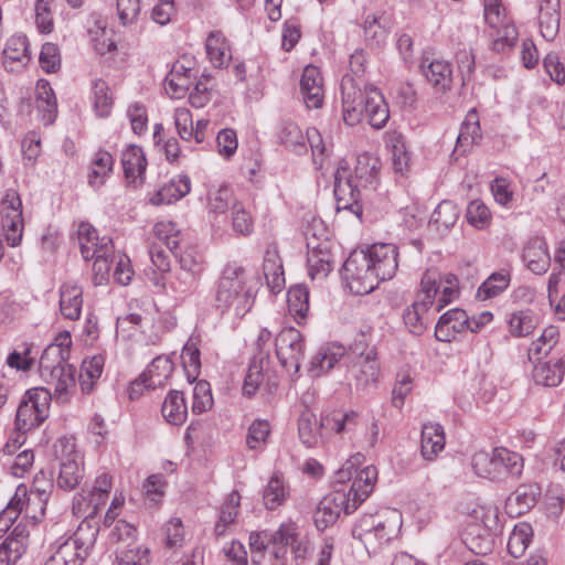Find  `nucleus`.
<instances>
[{
	"mask_svg": "<svg viewBox=\"0 0 565 565\" xmlns=\"http://www.w3.org/2000/svg\"><path fill=\"white\" fill-rule=\"evenodd\" d=\"M343 120L349 126L359 124L366 118L375 128H383L388 118V106L381 92L372 84L361 85L352 77L344 75L341 82Z\"/></svg>",
	"mask_w": 565,
	"mask_h": 565,
	"instance_id": "f257e3e1",
	"label": "nucleus"
},
{
	"mask_svg": "<svg viewBox=\"0 0 565 565\" xmlns=\"http://www.w3.org/2000/svg\"><path fill=\"white\" fill-rule=\"evenodd\" d=\"M376 479L377 469L374 466H366L356 471L348 492L337 490L323 497L315 512L316 526L324 530L338 520L341 512L353 513L371 494Z\"/></svg>",
	"mask_w": 565,
	"mask_h": 565,
	"instance_id": "f03ea898",
	"label": "nucleus"
},
{
	"mask_svg": "<svg viewBox=\"0 0 565 565\" xmlns=\"http://www.w3.org/2000/svg\"><path fill=\"white\" fill-rule=\"evenodd\" d=\"M401 526L402 514L395 509H383L361 516L352 529V535L364 545L369 555H376L397 537Z\"/></svg>",
	"mask_w": 565,
	"mask_h": 565,
	"instance_id": "7ed1b4c3",
	"label": "nucleus"
},
{
	"mask_svg": "<svg viewBox=\"0 0 565 565\" xmlns=\"http://www.w3.org/2000/svg\"><path fill=\"white\" fill-rule=\"evenodd\" d=\"M254 303V294L248 286L246 270L235 264L227 265L217 284L215 306L221 312L233 310L244 317Z\"/></svg>",
	"mask_w": 565,
	"mask_h": 565,
	"instance_id": "20e7f679",
	"label": "nucleus"
},
{
	"mask_svg": "<svg viewBox=\"0 0 565 565\" xmlns=\"http://www.w3.org/2000/svg\"><path fill=\"white\" fill-rule=\"evenodd\" d=\"M99 526L89 518L84 519L72 536L57 541L52 557L63 565H82L94 547Z\"/></svg>",
	"mask_w": 565,
	"mask_h": 565,
	"instance_id": "39448f33",
	"label": "nucleus"
},
{
	"mask_svg": "<svg viewBox=\"0 0 565 565\" xmlns=\"http://www.w3.org/2000/svg\"><path fill=\"white\" fill-rule=\"evenodd\" d=\"M68 356L58 345H47L39 361L42 380L54 386V395L63 399L71 386L75 384V369L67 363Z\"/></svg>",
	"mask_w": 565,
	"mask_h": 565,
	"instance_id": "423d86ee",
	"label": "nucleus"
},
{
	"mask_svg": "<svg viewBox=\"0 0 565 565\" xmlns=\"http://www.w3.org/2000/svg\"><path fill=\"white\" fill-rule=\"evenodd\" d=\"M52 396L53 393L44 387L26 391L15 416V428L19 433L25 434L39 427L49 417Z\"/></svg>",
	"mask_w": 565,
	"mask_h": 565,
	"instance_id": "0eeeda50",
	"label": "nucleus"
},
{
	"mask_svg": "<svg viewBox=\"0 0 565 565\" xmlns=\"http://www.w3.org/2000/svg\"><path fill=\"white\" fill-rule=\"evenodd\" d=\"M54 455L58 460L60 471L56 483L64 490H73L84 477L83 462L71 438H60L54 445Z\"/></svg>",
	"mask_w": 565,
	"mask_h": 565,
	"instance_id": "6e6552de",
	"label": "nucleus"
},
{
	"mask_svg": "<svg viewBox=\"0 0 565 565\" xmlns=\"http://www.w3.org/2000/svg\"><path fill=\"white\" fill-rule=\"evenodd\" d=\"M342 274L348 287L355 295L370 294L380 284L376 273L373 271L370 260L365 256V252L351 254L343 264Z\"/></svg>",
	"mask_w": 565,
	"mask_h": 565,
	"instance_id": "1a4fd4ad",
	"label": "nucleus"
},
{
	"mask_svg": "<svg viewBox=\"0 0 565 565\" xmlns=\"http://www.w3.org/2000/svg\"><path fill=\"white\" fill-rule=\"evenodd\" d=\"M483 13L487 24L497 31L492 50L501 53L515 45L518 31L508 20L501 0H483Z\"/></svg>",
	"mask_w": 565,
	"mask_h": 565,
	"instance_id": "9d476101",
	"label": "nucleus"
},
{
	"mask_svg": "<svg viewBox=\"0 0 565 565\" xmlns=\"http://www.w3.org/2000/svg\"><path fill=\"white\" fill-rule=\"evenodd\" d=\"M0 225L8 245H20L23 234L22 201L14 191L8 192L1 201Z\"/></svg>",
	"mask_w": 565,
	"mask_h": 565,
	"instance_id": "9b49d317",
	"label": "nucleus"
},
{
	"mask_svg": "<svg viewBox=\"0 0 565 565\" xmlns=\"http://www.w3.org/2000/svg\"><path fill=\"white\" fill-rule=\"evenodd\" d=\"M307 239V263L309 275L312 279L326 278L333 268V255L330 247V242L327 238L321 239L317 236L310 226L306 232Z\"/></svg>",
	"mask_w": 565,
	"mask_h": 565,
	"instance_id": "f8f14e48",
	"label": "nucleus"
},
{
	"mask_svg": "<svg viewBox=\"0 0 565 565\" xmlns=\"http://www.w3.org/2000/svg\"><path fill=\"white\" fill-rule=\"evenodd\" d=\"M276 355L280 364L298 371L305 353L303 337L297 329L284 328L275 339Z\"/></svg>",
	"mask_w": 565,
	"mask_h": 565,
	"instance_id": "ddd939ff",
	"label": "nucleus"
},
{
	"mask_svg": "<svg viewBox=\"0 0 565 565\" xmlns=\"http://www.w3.org/2000/svg\"><path fill=\"white\" fill-rule=\"evenodd\" d=\"M362 188L350 175L347 168H338L334 173V196L337 202V210L351 211L356 216L362 215L361 190Z\"/></svg>",
	"mask_w": 565,
	"mask_h": 565,
	"instance_id": "4468645a",
	"label": "nucleus"
},
{
	"mask_svg": "<svg viewBox=\"0 0 565 565\" xmlns=\"http://www.w3.org/2000/svg\"><path fill=\"white\" fill-rule=\"evenodd\" d=\"M380 369L374 349L354 355L348 370L349 377L355 381L358 390H365L370 385L375 384Z\"/></svg>",
	"mask_w": 565,
	"mask_h": 565,
	"instance_id": "2eb2a0df",
	"label": "nucleus"
},
{
	"mask_svg": "<svg viewBox=\"0 0 565 565\" xmlns=\"http://www.w3.org/2000/svg\"><path fill=\"white\" fill-rule=\"evenodd\" d=\"M397 255V248L392 244H374L365 252L380 281L391 279L395 275L398 267Z\"/></svg>",
	"mask_w": 565,
	"mask_h": 565,
	"instance_id": "dca6fc26",
	"label": "nucleus"
},
{
	"mask_svg": "<svg viewBox=\"0 0 565 565\" xmlns=\"http://www.w3.org/2000/svg\"><path fill=\"white\" fill-rule=\"evenodd\" d=\"M297 530L298 529L295 523L288 522L282 523L279 529L273 533V545L278 546V548L273 552L275 558L280 559V557L286 553L287 547L290 546L296 559H305L308 552V544L299 540Z\"/></svg>",
	"mask_w": 565,
	"mask_h": 565,
	"instance_id": "f3484780",
	"label": "nucleus"
},
{
	"mask_svg": "<svg viewBox=\"0 0 565 565\" xmlns=\"http://www.w3.org/2000/svg\"><path fill=\"white\" fill-rule=\"evenodd\" d=\"M77 239L81 254L85 260L93 259L97 253H111L113 241L108 236L99 237L97 231L89 224L82 222L77 228Z\"/></svg>",
	"mask_w": 565,
	"mask_h": 565,
	"instance_id": "a211bd4d",
	"label": "nucleus"
},
{
	"mask_svg": "<svg viewBox=\"0 0 565 565\" xmlns=\"http://www.w3.org/2000/svg\"><path fill=\"white\" fill-rule=\"evenodd\" d=\"M541 488L536 483L520 484L505 500V511L516 518L529 512L539 501Z\"/></svg>",
	"mask_w": 565,
	"mask_h": 565,
	"instance_id": "6ab92c4d",
	"label": "nucleus"
},
{
	"mask_svg": "<svg viewBox=\"0 0 565 565\" xmlns=\"http://www.w3.org/2000/svg\"><path fill=\"white\" fill-rule=\"evenodd\" d=\"M469 330V317L465 310L455 308L445 312L435 328V337L441 342H451L456 334Z\"/></svg>",
	"mask_w": 565,
	"mask_h": 565,
	"instance_id": "aec40b11",
	"label": "nucleus"
},
{
	"mask_svg": "<svg viewBox=\"0 0 565 565\" xmlns=\"http://www.w3.org/2000/svg\"><path fill=\"white\" fill-rule=\"evenodd\" d=\"M522 260L532 273L536 275L545 274L551 265L545 241L541 237L529 239L522 250Z\"/></svg>",
	"mask_w": 565,
	"mask_h": 565,
	"instance_id": "412c9836",
	"label": "nucleus"
},
{
	"mask_svg": "<svg viewBox=\"0 0 565 565\" xmlns=\"http://www.w3.org/2000/svg\"><path fill=\"white\" fill-rule=\"evenodd\" d=\"M422 73L427 82L439 92H447L451 88L452 67L444 60L424 58L420 64Z\"/></svg>",
	"mask_w": 565,
	"mask_h": 565,
	"instance_id": "4be33fe9",
	"label": "nucleus"
},
{
	"mask_svg": "<svg viewBox=\"0 0 565 565\" xmlns=\"http://www.w3.org/2000/svg\"><path fill=\"white\" fill-rule=\"evenodd\" d=\"M345 354V348L341 344H329L321 347L312 356L309 373L312 377L327 374Z\"/></svg>",
	"mask_w": 565,
	"mask_h": 565,
	"instance_id": "5701e85b",
	"label": "nucleus"
},
{
	"mask_svg": "<svg viewBox=\"0 0 565 565\" xmlns=\"http://www.w3.org/2000/svg\"><path fill=\"white\" fill-rule=\"evenodd\" d=\"M191 190V181L188 175H178L164 183L149 199L152 205L174 203L184 198Z\"/></svg>",
	"mask_w": 565,
	"mask_h": 565,
	"instance_id": "b1692460",
	"label": "nucleus"
},
{
	"mask_svg": "<svg viewBox=\"0 0 565 565\" xmlns=\"http://www.w3.org/2000/svg\"><path fill=\"white\" fill-rule=\"evenodd\" d=\"M537 19L542 36L553 41L559 31V0H540Z\"/></svg>",
	"mask_w": 565,
	"mask_h": 565,
	"instance_id": "393cba45",
	"label": "nucleus"
},
{
	"mask_svg": "<svg viewBox=\"0 0 565 565\" xmlns=\"http://www.w3.org/2000/svg\"><path fill=\"white\" fill-rule=\"evenodd\" d=\"M83 307V289L73 281H67L60 289V309L64 318L76 320Z\"/></svg>",
	"mask_w": 565,
	"mask_h": 565,
	"instance_id": "a878e982",
	"label": "nucleus"
},
{
	"mask_svg": "<svg viewBox=\"0 0 565 565\" xmlns=\"http://www.w3.org/2000/svg\"><path fill=\"white\" fill-rule=\"evenodd\" d=\"M121 164L125 177L129 182L136 183L138 180L141 183L146 172L147 160L143 150L136 146H128L121 154Z\"/></svg>",
	"mask_w": 565,
	"mask_h": 565,
	"instance_id": "bb28decb",
	"label": "nucleus"
},
{
	"mask_svg": "<svg viewBox=\"0 0 565 565\" xmlns=\"http://www.w3.org/2000/svg\"><path fill=\"white\" fill-rule=\"evenodd\" d=\"M241 505V495L232 491L221 505L218 519L214 526V535L221 537L226 535L236 523Z\"/></svg>",
	"mask_w": 565,
	"mask_h": 565,
	"instance_id": "cd10ccee",
	"label": "nucleus"
},
{
	"mask_svg": "<svg viewBox=\"0 0 565 565\" xmlns=\"http://www.w3.org/2000/svg\"><path fill=\"white\" fill-rule=\"evenodd\" d=\"M322 429L323 427L320 426V420L317 419L311 411L305 409L300 414L298 419V435L300 441L307 448L319 447L323 444Z\"/></svg>",
	"mask_w": 565,
	"mask_h": 565,
	"instance_id": "c85d7f7f",
	"label": "nucleus"
},
{
	"mask_svg": "<svg viewBox=\"0 0 565 565\" xmlns=\"http://www.w3.org/2000/svg\"><path fill=\"white\" fill-rule=\"evenodd\" d=\"M269 364V352H257L250 360L243 384V394L253 396L264 380V371Z\"/></svg>",
	"mask_w": 565,
	"mask_h": 565,
	"instance_id": "c756f323",
	"label": "nucleus"
},
{
	"mask_svg": "<svg viewBox=\"0 0 565 565\" xmlns=\"http://www.w3.org/2000/svg\"><path fill=\"white\" fill-rule=\"evenodd\" d=\"M445 447L444 428L439 424H425L422 428L420 452L425 460L433 461Z\"/></svg>",
	"mask_w": 565,
	"mask_h": 565,
	"instance_id": "7c9ffc66",
	"label": "nucleus"
},
{
	"mask_svg": "<svg viewBox=\"0 0 565 565\" xmlns=\"http://www.w3.org/2000/svg\"><path fill=\"white\" fill-rule=\"evenodd\" d=\"M161 414L167 423L182 425L188 418V405L181 391L171 390L161 406Z\"/></svg>",
	"mask_w": 565,
	"mask_h": 565,
	"instance_id": "2f4dec72",
	"label": "nucleus"
},
{
	"mask_svg": "<svg viewBox=\"0 0 565 565\" xmlns=\"http://www.w3.org/2000/svg\"><path fill=\"white\" fill-rule=\"evenodd\" d=\"M36 108L42 114L45 125L54 122L57 116L56 97L51 84L45 79H40L36 84Z\"/></svg>",
	"mask_w": 565,
	"mask_h": 565,
	"instance_id": "473e14b6",
	"label": "nucleus"
},
{
	"mask_svg": "<svg viewBox=\"0 0 565 565\" xmlns=\"http://www.w3.org/2000/svg\"><path fill=\"white\" fill-rule=\"evenodd\" d=\"M380 173V160L369 153H362L356 159L354 175L352 178L362 188L371 186L375 189Z\"/></svg>",
	"mask_w": 565,
	"mask_h": 565,
	"instance_id": "72a5a7b5",
	"label": "nucleus"
},
{
	"mask_svg": "<svg viewBox=\"0 0 565 565\" xmlns=\"http://www.w3.org/2000/svg\"><path fill=\"white\" fill-rule=\"evenodd\" d=\"M502 460V457L495 456V448L492 452L478 451L472 456L471 467L477 476L500 482L498 462H501Z\"/></svg>",
	"mask_w": 565,
	"mask_h": 565,
	"instance_id": "f704fd0d",
	"label": "nucleus"
},
{
	"mask_svg": "<svg viewBox=\"0 0 565 565\" xmlns=\"http://www.w3.org/2000/svg\"><path fill=\"white\" fill-rule=\"evenodd\" d=\"M200 278L185 270H175L167 280L169 289L177 300H185L194 294Z\"/></svg>",
	"mask_w": 565,
	"mask_h": 565,
	"instance_id": "c9c22d12",
	"label": "nucleus"
},
{
	"mask_svg": "<svg viewBox=\"0 0 565 565\" xmlns=\"http://www.w3.org/2000/svg\"><path fill=\"white\" fill-rule=\"evenodd\" d=\"M3 58L6 67H8L10 63H20L22 66L26 65L31 60L30 45L26 35H12L6 43Z\"/></svg>",
	"mask_w": 565,
	"mask_h": 565,
	"instance_id": "e433bc0d",
	"label": "nucleus"
},
{
	"mask_svg": "<svg viewBox=\"0 0 565 565\" xmlns=\"http://www.w3.org/2000/svg\"><path fill=\"white\" fill-rule=\"evenodd\" d=\"M205 50L210 62L214 67L221 68L231 60L228 44L220 31L211 32L205 42Z\"/></svg>",
	"mask_w": 565,
	"mask_h": 565,
	"instance_id": "4c0bfd02",
	"label": "nucleus"
},
{
	"mask_svg": "<svg viewBox=\"0 0 565 565\" xmlns=\"http://www.w3.org/2000/svg\"><path fill=\"white\" fill-rule=\"evenodd\" d=\"M105 364L102 354L85 359L79 371V386L83 393L89 394L94 390L96 381L100 377Z\"/></svg>",
	"mask_w": 565,
	"mask_h": 565,
	"instance_id": "58836bf2",
	"label": "nucleus"
},
{
	"mask_svg": "<svg viewBox=\"0 0 565 565\" xmlns=\"http://www.w3.org/2000/svg\"><path fill=\"white\" fill-rule=\"evenodd\" d=\"M102 493L89 489H83L82 492L74 498L73 511L78 514H84L85 518H89L93 522H96L94 515L97 513L100 505H104L108 497H102Z\"/></svg>",
	"mask_w": 565,
	"mask_h": 565,
	"instance_id": "ea45409f",
	"label": "nucleus"
},
{
	"mask_svg": "<svg viewBox=\"0 0 565 565\" xmlns=\"http://www.w3.org/2000/svg\"><path fill=\"white\" fill-rule=\"evenodd\" d=\"M564 370L565 365L563 360H557L554 363H540L534 367L533 379L536 384L546 387H555L562 382Z\"/></svg>",
	"mask_w": 565,
	"mask_h": 565,
	"instance_id": "a19ab883",
	"label": "nucleus"
},
{
	"mask_svg": "<svg viewBox=\"0 0 565 565\" xmlns=\"http://www.w3.org/2000/svg\"><path fill=\"white\" fill-rule=\"evenodd\" d=\"M173 371L172 361L166 355L154 358L142 373L149 381L152 390L163 386Z\"/></svg>",
	"mask_w": 565,
	"mask_h": 565,
	"instance_id": "79ce46f5",
	"label": "nucleus"
},
{
	"mask_svg": "<svg viewBox=\"0 0 565 565\" xmlns=\"http://www.w3.org/2000/svg\"><path fill=\"white\" fill-rule=\"evenodd\" d=\"M495 456L502 457L503 459L501 462H498V469L500 470V481H504L509 477L515 478L521 476L524 463L520 454L504 447H497Z\"/></svg>",
	"mask_w": 565,
	"mask_h": 565,
	"instance_id": "37998d69",
	"label": "nucleus"
},
{
	"mask_svg": "<svg viewBox=\"0 0 565 565\" xmlns=\"http://www.w3.org/2000/svg\"><path fill=\"white\" fill-rule=\"evenodd\" d=\"M278 137L280 142L290 151L297 154L307 152L306 135L295 122L286 121L281 124Z\"/></svg>",
	"mask_w": 565,
	"mask_h": 565,
	"instance_id": "c03bdc74",
	"label": "nucleus"
},
{
	"mask_svg": "<svg viewBox=\"0 0 565 565\" xmlns=\"http://www.w3.org/2000/svg\"><path fill=\"white\" fill-rule=\"evenodd\" d=\"M150 550L137 544V542L118 546L116 558L120 565H148L150 562Z\"/></svg>",
	"mask_w": 565,
	"mask_h": 565,
	"instance_id": "a18cd8bd",
	"label": "nucleus"
},
{
	"mask_svg": "<svg viewBox=\"0 0 565 565\" xmlns=\"http://www.w3.org/2000/svg\"><path fill=\"white\" fill-rule=\"evenodd\" d=\"M289 312L297 319H305L309 310V290L305 285H296L287 292Z\"/></svg>",
	"mask_w": 565,
	"mask_h": 565,
	"instance_id": "49530a36",
	"label": "nucleus"
},
{
	"mask_svg": "<svg viewBox=\"0 0 565 565\" xmlns=\"http://www.w3.org/2000/svg\"><path fill=\"white\" fill-rule=\"evenodd\" d=\"M460 211L458 206L449 201H441L431 214L430 222L436 225L437 230H449L459 217Z\"/></svg>",
	"mask_w": 565,
	"mask_h": 565,
	"instance_id": "de8ad7c7",
	"label": "nucleus"
},
{
	"mask_svg": "<svg viewBox=\"0 0 565 565\" xmlns=\"http://www.w3.org/2000/svg\"><path fill=\"white\" fill-rule=\"evenodd\" d=\"M153 234L174 255L178 256L180 249L181 232L172 222H158L153 227Z\"/></svg>",
	"mask_w": 565,
	"mask_h": 565,
	"instance_id": "09e8293b",
	"label": "nucleus"
},
{
	"mask_svg": "<svg viewBox=\"0 0 565 565\" xmlns=\"http://www.w3.org/2000/svg\"><path fill=\"white\" fill-rule=\"evenodd\" d=\"M358 424V414L355 412L339 413L333 412L326 414L320 418V426L324 429H330L335 434H342L345 430H350Z\"/></svg>",
	"mask_w": 565,
	"mask_h": 565,
	"instance_id": "8fccbe9b",
	"label": "nucleus"
},
{
	"mask_svg": "<svg viewBox=\"0 0 565 565\" xmlns=\"http://www.w3.org/2000/svg\"><path fill=\"white\" fill-rule=\"evenodd\" d=\"M481 139V129L476 111L468 113L465 121L461 124L460 132L457 138V148L467 150L469 146Z\"/></svg>",
	"mask_w": 565,
	"mask_h": 565,
	"instance_id": "3c124183",
	"label": "nucleus"
},
{
	"mask_svg": "<svg viewBox=\"0 0 565 565\" xmlns=\"http://www.w3.org/2000/svg\"><path fill=\"white\" fill-rule=\"evenodd\" d=\"M533 535L532 526L527 523L515 525L508 541V551L511 556L521 557L531 541Z\"/></svg>",
	"mask_w": 565,
	"mask_h": 565,
	"instance_id": "603ef678",
	"label": "nucleus"
},
{
	"mask_svg": "<svg viewBox=\"0 0 565 565\" xmlns=\"http://www.w3.org/2000/svg\"><path fill=\"white\" fill-rule=\"evenodd\" d=\"M510 284V275L504 271L493 273L477 290V297L480 300H487L500 295L508 288Z\"/></svg>",
	"mask_w": 565,
	"mask_h": 565,
	"instance_id": "864d4df0",
	"label": "nucleus"
},
{
	"mask_svg": "<svg viewBox=\"0 0 565 565\" xmlns=\"http://www.w3.org/2000/svg\"><path fill=\"white\" fill-rule=\"evenodd\" d=\"M94 109L98 117H108L113 108V96L108 84L103 79H96L93 84Z\"/></svg>",
	"mask_w": 565,
	"mask_h": 565,
	"instance_id": "5fc2aeb1",
	"label": "nucleus"
},
{
	"mask_svg": "<svg viewBox=\"0 0 565 565\" xmlns=\"http://www.w3.org/2000/svg\"><path fill=\"white\" fill-rule=\"evenodd\" d=\"M440 273L436 269H428L422 277L420 286L422 290L418 295V301L425 303L430 307L435 303L436 296L440 290Z\"/></svg>",
	"mask_w": 565,
	"mask_h": 565,
	"instance_id": "6e6d98bb",
	"label": "nucleus"
},
{
	"mask_svg": "<svg viewBox=\"0 0 565 565\" xmlns=\"http://www.w3.org/2000/svg\"><path fill=\"white\" fill-rule=\"evenodd\" d=\"M428 306L416 300L412 306L404 310L403 319L405 326L413 334H422L425 330L424 313L428 310Z\"/></svg>",
	"mask_w": 565,
	"mask_h": 565,
	"instance_id": "4d7b16f0",
	"label": "nucleus"
},
{
	"mask_svg": "<svg viewBox=\"0 0 565 565\" xmlns=\"http://www.w3.org/2000/svg\"><path fill=\"white\" fill-rule=\"evenodd\" d=\"M270 435V425L268 420L257 418L248 427L246 445L249 449L256 450L263 448Z\"/></svg>",
	"mask_w": 565,
	"mask_h": 565,
	"instance_id": "13d9d810",
	"label": "nucleus"
},
{
	"mask_svg": "<svg viewBox=\"0 0 565 565\" xmlns=\"http://www.w3.org/2000/svg\"><path fill=\"white\" fill-rule=\"evenodd\" d=\"M114 164V159L108 151L99 150L95 153L93 160V169L89 174V183L92 185L98 184L102 185L104 183V178L111 172Z\"/></svg>",
	"mask_w": 565,
	"mask_h": 565,
	"instance_id": "bf43d9fd",
	"label": "nucleus"
},
{
	"mask_svg": "<svg viewBox=\"0 0 565 565\" xmlns=\"http://www.w3.org/2000/svg\"><path fill=\"white\" fill-rule=\"evenodd\" d=\"M234 203H238L233 195V191L227 185H221L209 194V207L213 213L223 214L230 207L233 209Z\"/></svg>",
	"mask_w": 565,
	"mask_h": 565,
	"instance_id": "052dcab7",
	"label": "nucleus"
},
{
	"mask_svg": "<svg viewBox=\"0 0 565 565\" xmlns=\"http://www.w3.org/2000/svg\"><path fill=\"white\" fill-rule=\"evenodd\" d=\"M181 359L188 381L194 382L201 369L200 350L194 343L188 342L182 350Z\"/></svg>",
	"mask_w": 565,
	"mask_h": 565,
	"instance_id": "680f3d73",
	"label": "nucleus"
},
{
	"mask_svg": "<svg viewBox=\"0 0 565 565\" xmlns=\"http://www.w3.org/2000/svg\"><path fill=\"white\" fill-rule=\"evenodd\" d=\"M535 327V318L530 311L514 312L509 320L510 333L514 337H526L534 331Z\"/></svg>",
	"mask_w": 565,
	"mask_h": 565,
	"instance_id": "e2e57ef3",
	"label": "nucleus"
},
{
	"mask_svg": "<svg viewBox=\"0 0 565 565\" xmlns=\"http://www.w3.org/2000/svg\"><path fill=\"white\" fill-rule=\"evenodd\" d=\"M286 495L282 480L274 475L264 490L263 499L266 508L269 510L277 509L286 500Z\"/></svg>",
	"mask_w": 565,
	"mask_h": 565,
	"instance_id": "0e129e2a",
	"label": "nucleus"
},
{
	"mask_svg": "<svg viewBox=\"0 0 565 565\" xmlns=\"http://www.w3.org/2000/svg\"><path fill=\"white\" fill-rule=\"evenodd\" d=\"M191 70H185L184 74H181L175 67L171 71L170 75L166 78V90L174 98H181L189 90Z\"/></svg>",
	"mask_w": 565,
	"mask_h": 565,
	"instance_id": "69168bd1",
	"label": "nucleus"
},
{
	"mask_svg": "<svg viewBox=\"0 0 565 565\" xmlns=\"http://www.w3.org/2000/svg\"><path fill=\"white\" fill-rule=\"evenodd\" d=\"M467 221L477 228H484L490 224L491 212L481 200H473L467 207Z\"/></svg>",
	"mask_w": 565,
	"mask_h": 565,
	"instance_id": "338daca9",
	"label": "nucleus"
},
{
	"mask_svg": "<svg viewBox=\"0 0 565 565\" xmlns=\"http://www.w3.org/2000/svg\"><path fill=\"white\" fill-rule=\"evenodd\" d=\"M49 494V491L45 489L33 488L25 504L26 515L34 520H39V518L43 516Z\"/></svg>",
	"mask_w": 565,
	"mask_h": 565,
	"instance_id": "774afa93",
	"label": "nucleus"
}]
</instances>
